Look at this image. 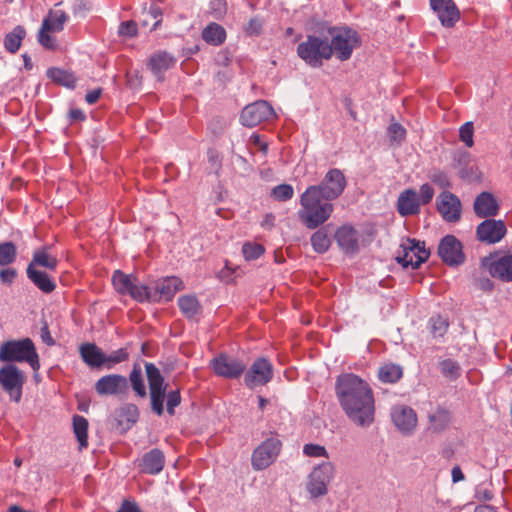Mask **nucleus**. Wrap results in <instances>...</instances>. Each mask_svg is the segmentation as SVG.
Masks as SVG:
<instances>
[{
    "label": "nucleus",
    "instance_id": "nucleus-1",
    "mask_svg": "<svg viewBox=\"0 0 512 512\" xmlns=\"http://www.w3.org/2000/svg\"><path fill=\"white\" fill-rule=\"evenodd\" d=\"M335 393L348 419L359 427H369L374 422L375 399L369 383L353 373H343L336 378Z\"/></svg>",
    "mask_w": 512,
    "mask_h": 512
},
{
    "label": "nucleus",
    "instance_id": "nucleus-2",
    "mask_svg": "<svg viewBox=\"0 0 512 512\" xmlns=\"http://www.w3.org/2000/svg\"><path fill=\"white\" fill-rule=\"evenodd\" d=\"M145 371L149 385L151 410L157 416H162L164 414L165 398H167L166 410L170 416H173L175 408L181 404L180 391L171 390L166 394L167 385L165 384L164 377L153 363H146Z\"/></svg>",
    "mask_w": 512,
    "mask_h": 512
},
{
    "label": "nucleus",
    "instance_id": "nucleus-3",
    "mask_svg": "<svg viewBox=\"0 0 512 512\" xmlns=\"http://www.w3.org/2000/svg\"><path fill=\"white\" fill-rule=\"evenodd\" d=\"M332 201L318 193L317 188L308 186L300 196L299 218L308 229H316L325 223L333 213Z\"/></svg>",
    "mask_w": 512,
    "mask_h": 512
},
{
    "label": "nucleus",
    "instance_id": "nucleus-4",
    "mask_svg": "<svg viewBox=\"0 0 512 512\" xmlns=\"http://www.w3.org/2000/svg\"><path fill=\"white\" fill-rule=\"evenodd\" d=\"M298 57L312 68H320L325 60L333 56L329 46V38L320 35H308L306 39L297 45Z\"/></svg>",
    "mask_w": 512,
    "mask_h": 512
},
{
    "label": "nucleus",
    "instance_id": "nucleus-5",
    "mask_svg": "<svg viewBox=\"0 0 512 512\" xmlns=\"http://www.w3.org/2000/svg\"><path fill=\"white\" fill-rule=\"evenodd\" d=\"M0 361L27 362L34 371L40 368L39 356L30 338L2 343L0 346Z\"/></svg>",
    "mask_w": 512,
    "mask_h": 512
},
{
    "label": "nucleus",
    "instance_id": "nucleus-6",
    "mask_svg": "<svg viewBox=\"0 0 512 512\" xmlns=\"http://www.w3.org/2000/svg\"><path fill=\"white\" fill-rule=\"evenodd\" d=\"M329 46L340 61L350 59L353 50L359 44V37L355 30L347 27H333L329 29Z\"/></svg>",
    "mask_w": 512,
    "mask_h": 512
},
{
    "label": "nucleus",
    "instance_id": "nucleus-7",
    "mask_svg": "<svg viewBox=\"0 0 512 512\" xmlns=\"http://www.w3.org/2000/svg\"><path fill=\"white\" fill-rule=\"evenodd\" d=\"M112 284L115 290L121 295H129L138 302L154 299L152 290L140 283L135 277L116 270L112 275Z\"/></svg>",
    "mask_w": 512,
    "mask_h": 512
},
{
    "label": "nucleus",
    "instance_id": "nucleus-8",
    "mask_svg": "<svg viewBox=\"0 0 512 512\" xmlns=\"http://www.w3.org/2000/svg\"><path fill=\"white\" fill-rule=\"evenodd\" d=\"M281 447L282 443L277 437H270L259 444L251 457L253 469L260 471L269 467L277 459Z\"/></svg>",
    "mask_w": 512,
    "mask_h": 512
},
{
    "label": "nucleus",
    "instance_id": "nucleus-9",
    "mask_svg": "<svg viewBox=\"0 0 512 512\" xmlns=\"http://www.w3.org/2000/svg\"><path fill=\"white\" fill-rule=\"evenodd\" d=\"M401 252L396 256V260L404 268L411 267L417 269L429 258V251L425 249L424 242L420 243L415 239H407L401 245Z\"/></svg>",
    "mask_w": 512,
    "mask_h": 512
},
{
    "label": "nucleus",
    "instance_id": "nucleus-10",
    "mask_svg": "<svg viewBox=\"0 0 512 512\" xmlns=\"http://www.w3.org/2000/svg\"><path fill=\"white\" fill-rule=\"evenodd\" d=\"M24 383L25 376L15 365L8 364L0 368V386L17 403L21 400Z\"/></svg>",
    "mask_w": 512,
    "mask_h": 512
},
{
    "label": "nucleus",
    "instance_id": "nucleus-11",
    "mask_svg": "<svg viewBox=\"0 0 512 512\" xmlns=\"http://www.w3.org/2000/svg\"><path fill=\"white\" fill-rule=\"evenodd\" d=\"M68 16L62 10L50 11L49 15L43 19L41 29L38 33V41L48 49H54L55 39L49 33L60 32L67 21Z\"/></svg>",
    "mask_w": 512,
    "mask_h": 512
},
{
    "label": "nucleus",
    "instance_id": "nucleus-12",
    "mask_svg": "<svg viewBox=\"0 0 512 512\" xmlns=\"http://www.w3.org/2000/svg\"><path fill=\"white\" fill-rule=\"evenodd\" d=\"M347 185L344 173L337 168L330 169L324 176L323 180L318 185H311L310 187L317 188L318 193L322 194L328 200H335L339 198Z\"/></svg>",
    "mask_w": 512,
    "mask_h": 512
},
{
    "label": "nucleus",
    "instance_id": "nucleus-13",
    "mask_svg": "<svg viewBox=\"0 0 512 512\" xmlns=\"http://www.w3.org/2000/svg\"><path fill=\"white\" fill-rule=\"evenodd\" d=\"M334 465L323 462L315 467L309 475L307 491L312 497H319L327 493V485L333 478Z\"/></svg>",
    "mask_w": 512,
    "mask_h": 512
},
{
    "label": "nucleus",
    "instance_id": "nucleus-14",
    "mask_svg": "<svg viewBox=\"0 0 512 512\" xmlns=\"http://www.w3.org/2000/svg\"><path fill=\"white\" fill-rule=\"evenodd\" d=\"M275 115L272 106L264 100L247 105L241 112L240 122L246 127H255Z\"/></svg>",
    "mask_w": 512,
    "mask_h": 512
},
{
    "label": "nucleus",
    "instance_id": "nucleus-15",
    "mask_svg": "<svg viewBox=\"0 0 512 512\" xmlns=\"http://www.w3.org/2000/svg\"><path fill=\"white\" fill-rule=\"evenodd\" d=\"M273 376V365L264 357L257 358L244 377L245 385L253 389L257 386L267 384Z\"/></svg>",
    "mask_w": 512,
    "mask_h": 512
},
{
    "label": "nucleus",
    "instance_id": "nucleus-16",
    "mask_svg": "<svg viewBox=\"0 0 512 512\" xmlns=\"http://www.w3.org/2000/svg\"><path fill=\"white\" fill-rule=\"evenodd\" d=\"M438 255L449 266H457L465 261L462 244L453 235H446L440 241Z\"/></svg>",
    "mask_w": 512,
    "mask_h": 512
},
{
    "label": "nucleus",
    "instance_id": "nucleus-17",
    "mask_svg": "<svg viewBox=\"0 0 512 512\" xmlns=\"http://www.w3.org/2000/svg\"><path fill=\"white\" fill-rule=\"evenodd\" d=\"M437 210L446 222L455 223L461 218L460 199L449 191H443L436 200Z\"/></svg>",
    "mask_w": 512,
    "mask_h": 512
},
{
    "label": "nucleus",
    "instance_id": "nucleus-18",
    "mask_svg": "<svg viewBox=\"0 0 512 512\" xmlns=\"http://www.w3.org/2000/svg\"><path fill=\"white\" fill-rule=\"evenodd\" d=\"M507 228L502 220L486 219L476 228L477 239L486 244L500 242L506 235Z\"/></svg>",
    "mask_w": 512,
    "mask_h": 512
},
{
    "label": "nucleus",
    "instance_id": "nucleus-19",
    "mask_svg": "<svg viewBox=\"0 0 512 512\" xmlns=\"http://www.w3.org/2000/svg\"><path fill=\"white\" fill-rule=\"evenodd\" d=\"M211 366L216 375L234 379L242 375L246 365L238 359L221 354L211 361Z\"/></svg>",
    "mask_w": 512,
    "mask_h": 512
},
{
    "label": "nucleus",
    "instance_id": "nucleus-20",
    "mask_svg": "<svg viewBox=\"0 0 512 512\" xmlns=\"http://www.w3.org/2000/svg\"><path fill=\"white\" fill-rule=\"evenodd\" d=\"M482 265L492 277L512 282V255L487 257L482 260Z\"/></svg>",
    "mask_w": 512,
    "mask_h": 512
},
{
    "label": "nucleus",
    "instance_id": "nucleus-21",
    "mask_svg": "<svg viewBox=\"0 0 512 512\" xmlns=\"http://www.w3.org/2000/svg\"><path fill=\"white\" fill-rule=\"evenodd\" d=\"M128 381L125 376L109 374L102 376L95 383V391L98 395H119L126 393Z\"/></svg>",
    "mask_w": 512,
    "mask_h": 512
},
{
    "label": "nucleus",
    "instance_id": "nucleus-22",
    "mask_svg": "<svg viewBox=\"0 0 512 512\" xmlns=\"http://www.w3.org/2000/svg\"><path fill=\"white\" fill-rule=\"evenodd\" d=\"M430 7L444 27H453L460 19V11L453 0H430Z\"/></svg>",
    "mask_w": 512,
    "mask_h": 512
},
{
    "label": "nucleus",
    "instance_id": "nucleus-23",
    "mask_svg": "<svg viewBox=\"0 0 512 512\" xmlns=\"http://www.w3.org/2000/svg\"><path fill=\"white\" fill-rule=\"evenodd\" d=\"M391 418L397 429L404 434L411 433L417 426V415L408 406L400 405L393 407Z\"/></svg>",
    "mask_w": 512,
    "mask_h": 512
},
{
    "label": "nucleus",
    "instance_id": "nucleus-24",
    "mask_svg": "<svg viewBox=\"0 0 512 512\" xmlns=\"http://www.w3.org/2000/svg\"><path fill=\"white\" fill-rule=\"evenodd\" d=\"M175 63L176 59L172 54L166 51H158L150 56L147 67L159 81H163V74L172 68Z\"/></svg>",
    "mask_w": 512,
    "mask_h": 512
},
{
    "label": "nucleus",
    "instance_id": "nucleus-25",
    "mask_svg": "<svg viewBox=\"0 0 512 512\" xmlns=\"http://www.w3.org/2000/svg\"><path fill=\"white\" fill-rule=\"evenodd\" d=\"M420 199L414 189H405L397 200V211L403 216L417 215L420 213Z\"/></svg>",
    "mask_w": 512,
    "mask_h": 512
},
{
    "label": "nucleus",
    "instance_id": "nucleus-26",
    "mask_svg": "<svg viewBox=\"0 0 512 512\" xmlns=\"http://www.w3.org/2000/svg\"><path fill=\"white\" fill-rule=\"evenodd\" d=\"M82 361L90 368L105 366L106 354L94 343H83L79 347Z\"/></svg>",
    "mask_w": 512,
    "mask_h": 512
},
{
    "label": "nucleus",
    "instance_id": "nucleus-27",
    "mask_svg": "<svg viewBox=\"0 0 512 512\" xmlns=\"http://www.w3.org/2000/svg\"><path fill=\"white\" fill-rule=\"evenodd\" d=\"M475 214L480 218L496 216L499 205L495 197L489 192L480 193L473 204Z\"/></svg>",
    "mask_w": 512,
    "mask_h": 512
},
{
    "label": "nucleus",
    "instance_id": "nucleus-28",
    "mask_svg": "<svg viewBox=\"0 0 512 512\" xmlns=\"http://www.w3.org/2000/svg\"><path fill=\"white\" fill-rule=\"evenodd\" d=\"M164 464V453L160 449L155 448L143 455L139 466L143 473L157 475L163 470Z\"/></svg>",
    "mask_w": 512,
    "mask_h": 512
},
{
    "label": "nucleus",
    "instance_id": "nucleus-29",
    "mask_svg": "<svg viewBox=\"0 0 512 512\" xmlns=\"http://www.w3.org/2000/svg\"><path fill=\"white\" fill-rule=\"evenodd\" d=\"M335 239L339 247L347 254H353L358 250L357 231L348 225L340 227L335 233Z\"/></svg>",
    "mask_w": 512,
    "mask_h": 512
},
{
    "label": "nucleus",
    "instance_id": "nucleus-30",
    "mask_svg": "<svg viewBox=\"0 0 512 512\" xmlns=\"http://www.w3.org/2000/svg\"><path fill=\"white\" fill-rule=\"evenodd\" d=\"M182 288V281L177 277H169L166 278L159 283H157L155 288V293L152 292V295L154 296V299L151 301L156 300H164L169 301L171 300L177 291H179Z\"/></svg>",
    "mask_w": 512,
    "mask_h": 512
},
{
    "label": "nucleus",
    "instance_id": "nucleus-31",
    "mask_svg": "<svg viewBox=\"0 0 512 512\" xmlns=\"http://www.w3.org/2000/svg\"><path fill=\"white\" fill-rule=\"evenodd\" d=\"M26 274L28 279L42 292L49 294L55 290L56 284L48 273L38 270L33 265H28Z\"/></svg>",
    "mask_w": 512,
    "mask_h": 512
},
{
    "label": "nucleus",
    "instance_id": "nucleus-32",
    "mask_svg": "<svg viewBox=\"0 0 512 512\" xmlns=\"http://www.w3.org/2000/svg\"><path fill=\"white\" fill-rule=\"evenodd\" d=\"M50 250L51 247L47 245L36 249L28 265H33L35 268L44 267L50 271H55L58 265V259L51 254Z\"/></svg>",
    "mask_w": 512,
    "mask_h": 512
},
{
    "label": "nucleus",
    "instance_id": "nucleus-33",
    "mask_svg": "<svg viewBox=\"0 0 512 512\" xmlns=\"http://www.w3.org/2000/svg\"><path fill=\"white\" fill-rule=\"evenodd\" d=\"M403 376V367L395 363H384L378 369V379L383 383H396Z\"/></svg>",
    "mask_w": 512,
    "mask_h": 512
},
{
    "label": "nucleus",
    "instance_id": "nucleus-34",
    "mask_svg": "<svg viewBox=\"0 0 512 512\" xmlns=\"http://www.w3.org/2000/svg\"><path fill=\"white\" fill-rule=\"evenodd\" d=\"M202 38L209 44L219 46L226 40V31L221 25L212 22L203 29Z\"/></svg>",
    "mask_w": 512,
    "mask_h": 512
},
{
    "label": "nucleus",
    "instance_id": "nucleus-35",
    "mask_svg": "<svg viewBox=\"0 0 512 512\" xmlns=\"http://www.w3.org/2000/svg\"><path fill=\"white\" fill-rule=\"evenodd\" d=\"M88 420L80 415L73 416V431L82 450L88 446Z\"/></svg>",
    "mask_w": 512,
    "mask_h": 512
},
{
    "label": "nucleus",
    "instance_id": "nucleus-36",
    "mask_svg": "<svg viewBox=\"0 0 512 512\" xmlns=\"http://www.w3.org/2000/svg\"><path fill=\"white\" fill-rule=\"evenodd\" d=\"M182 314L187 318H194L201 310L200 303L195 296L185 295L178 299Z\"/></svg>",
    "mask_w": 512,
    "mask_h": 512
},
{
    "label": "nucleus",
    "instance_id": "nucleus-37",
    "mask_svg": "<svg viewBox=\"0 0 512 512\" xmlns=\"http://www.w3.org/2000/svg\"><path fill=\"white\" fill-rule=\"evenodd\" d=\"M129 381L131 383L132 389L138 397L145 398L147 396L146 387L142 377V370L138 363L134 364L133 369L129 375Z\"/></svg>",
    "mask_w": 512,
    "mask_h": 512
},
{
    "label": "nucleus",
    "instance_id": "nucleus-38",
    "mask_svg": "<svg viewBox=\"0 0 512 512\" xmlns=\"http://www.w3.org/2000/svg\"><path fill=\"white\" fill-rule=\"evenodd\" d=\"M311 244L314 251L320 254L325 253L329 249L331 239L329 238L325 228L319 229L312 234Z\"/></svg>",
    "mask_w": 512,
    "mask_h": 512
},
{
    "label": "nucleus",
    "instance_id": "nucleus-39",
    "mask_svg": "<svg viewBox=\"0 0 512 512\" xmlns=\"http://www.w3.org/2000/svg\"><path fill=\"white\" fill-rule=\"evenodd\" d=\"M25 36V29L21 26H17L13 29L12 32L6 35L4 40L5 48L11 52L15 53L18 51L21 45V41Z\"/></svg>",
    "mask_w": 512,
    "mask_h": 512
},
{
    "label": "nucleus",
    "instance_id": "nucleus-40",
    "mask_svg": "<svg viewBox=\"0 0 512 512\" xmlns=\"http://www.w3.org/2000/svg\"><path fill=\"white\" fill-rule=\"evenodd\" d=\"M430 429L434 432H441L450 423V414L445 410H437L435 413L429 415Z\"/></svg>",
    "mask_w": 512,
    "mask_h": 512
},
{
    "label": "nucleus",
    "instance_id": "nucleus-41",
    "mask_svg": "<svg viewBox=\"0 0 512 512\" xmlns=\"http://www.w3.org/2000/svg\"><path fill=\"white\" fill-rule=\"evenodd\" d=\"M47 75L54 82L66 87H73L76 81L71 73L59 68H50L47 71Z\"/></svg>",
    "mask_w": 512,
    "mask_h": 512
},
{
    "label": "nucleus",
    "instance_id": "nucleus-42",
    "mask_svg": "<svg viewBox=\"0 0 512 512\" xmlns=\"http://www.w3.org/2000/svg\"><path fill=\"white\" fill-rule=\"evenodd\" d=\"M17 256L16 246L12 242L0 243V266L12 264Z\"/></svg>",
    "mask_w": 512,
    "mask_h": 512
},
{
    "label": "nucleus",
    "instance_id": "nucleus-43",
    "mask_svg": "<svg viewBox=\"0 0 512 512\" xmlns=\"http://www.w3.org/2000/svg\"><path fill=\"white\" fill-rule=\"evenodd\" d=\"M271 194L276 200L284 202L294 196V189L290 184H280L272 189Z\"/></svg>",
    "mask_w": 512,
    "mask_h": 512
},
{
    "label": "nucleus",
    "instance_id": "nucleus-44",
    "mask_svg": "<svg viewBox=\"0 0 512 512\" xmlns=\"http://www.w3.org/2000/svg\"><path fill=\"white\" fill-rule=\"evenodd\" d=\"M448 326L447 319L441 316L432 317L430 319L431 333L435 338L442 337L447 332Z\"/></svg>",
    "mask_w": 512,
    "mask_h": 512
},
{
    "label": "nucleus",
    "instance_id": "nucleus-45",
    "mask_svg": "<svg viewBox=\"0 0 512 512\" xmlns=\"http://www.w3.org/2000/svg\"><path fill=\"white\" fill-rule=\"evenodd\" d=\"M264 247L257 243L247 242L242 246V253L246 260H255L264 253Z\"/></svg>",
    "mask_w": 512,
    "mask_h": 512
},
{
    "label": "nucleus",
    "instance_id": "nucleus-46",
    "mask_svg": "<svg viewBox=\"0 0 512 512\" xmlns=\"http://www.w3.org/2000/svg\"><path fill=\"white\" fill-rule=\"evenodd\" d=\"M440 371L446 378L456 379L459 375V366L455 361L446 359L440 362Z\"/></svg>",
    "mask_w": 512,
    "mask_h": 512
},
{
    "label": "nucleus",
    "instance_id": "nucleus-47",
    "mask_svg": "<svg viewBox=\"0 0 512 512\" xmlns=\"http://www.w3.org/2000/svg\"><path fill=\"white\" fill-rule=\"evenodd\" d=\"M128 356L129 354L124 348L113 351L111 354L106 355L105 367L111 369L116 364L126 361Z\"/></svg>",
    "mask_w": 512,
    "mask_h": 512
},
{
    "label": "nucleus",
    "instance_id": "nucleus-48",
    "mask_svg": "<svg viewBox=\"0 0 512 512\" xmlns=\"http://www.w3.org/2000/svg\"><path fill=\"white\" fill-rule=\"evenodd\" d=\"M474 126L472 122L464 123L459 129V138L467 146L472 147L474 145Z\"/></svg>",
    "mask_w": 512,
    "mask_h": 512
},
{
    "label": "nucleus",
    "instance_id": "nucleus-49",
    "mask_svg": "<svg viewBox=\"0 0 512 512\" xmlns=\"http://www.w3.org/2000/svg\"><path fill=\"white\" fill-rule=\"evenodd\" d=\"M303 453L308 457H328L327 450L324 446L318 444H305Z\"/></svg>",
    "mask_w": 512,
    "mask_h": 512
},
{
    "label": "nucleus",
    "instance_id": "nucleus-50",
    "mask_svg": "<svg viewBox=\"0 0 512 512\" xmlns=\"http://www.w3.org/2000/svg\"><path fill=\"white\" fill-rule=\"evenodd\" d=\"M118 33L123 37H134L137 35V23L133 20L124 21L119 25Z\"/></svg>",
    "mask_w": 512,
    "mask_h": 512
},
{
    "label": "nucleus",
    "instance_id": "nucleus-51",
    "mask_svg": "<svg viewBox=\"0 0 512 512\" xmlns=\"http://www.w3.org/2000/svg\"><path fill=\"white\" fill-rule=\"evenodd\" d=\"M211 14L217 18H222L227 12L226 0H211L210 2Z\"/></svg>",
    "mask_w": 512,
    "mask_h": 512
},
{
    "label": "nucleus",
    "instance_id": "nucleus-52",
    "mask_svg": "<svg viewBox=\"0 0 512 512\" xmlns=\"http://www.w3.org/2000/svg\"><path fill=\"white\" fill-rule=\"evenodd\" d=\"M434 189L432 188L431 185L429 184H423L420 186V195L419 196V199H420V204L421 205H426L428 203H430L434 197Z\"/></svg>",
    "mask_w": 512,
    "mask_h": 512
},
{
    "label": "nucleus",
    "instance_id": "nucleus-53",
    "mask_svg": "<svg viewBox=\"0 0 512 512\" xmlns=\"http://www.w3.org/2000/svg\"><path fill=\"white\" fill-rule=\"evenodd\" d=\"M121 415L125 416L128 422L134 424L138 420L139 411L136 405L128 404L122 408Z\"/></svg>",
    "mask_w": 512,
    "mask_h": 512
},
{
    "label": "nucleus",
    "instance_id": "nucleus-54",
    "mask_svg": "<svg viewBox=\"0 0 512 512\" xmlns=\"http://www.w3.org/2000/svg\"><path fill=\"white\" fill-rule=\"evenodd\" d=\"M388 131H389L390 137L393 140H397V141L403 140L406 135L405 128L399 123L390 124Z\"/></svg>",
    "mask_w": 512,
    "mask_h": 512
},
{
    "label": "nucleus",
    "instance_id": "nucleus-55",
    "mask_svg": "<svg viewBox=\"0 0 512 512\" xmlns=\"http://www.w3.org/2000/svg\"><path fill=\"white\" fill-rule=\"evenodd\" d=\"M430 179L441 188H447L450 186V180L444 172L436 171L430 176Z\"/></svg>",
    "mask_w": 512,
    "mask_h": 512
},
{
    "label": "nucleus",
    "instance_id": "nucleus-56",
    "mask_svg": "<svg viewBox=\"0 0 512 512\" xmlns=\"http://www.w3.org/2000/svg\"><path fill=\"white\" fill-rule=\"evenodd\" d=\"M262 30V21L259 18H252L246 26V33L250 36L259 35Z\"/></svg>",
    "mask_w": 512,
    "mask_h": 512
},
{
    "label": "nucleus",
    "instance_id": "nucleus-57",
    "mask_svg": "<svg viewBox=\"0 0 512 512\" xmlns=\"http://www.w3.org/2000/svg\"><path fill=\"white\" fill-rule=\"evenodd\" d=\"M143 15L146 16L147 18H151L152 20H154V23L152 24L150 30H155L157 28V26L159 25V23L161 22V18H160L161 12L158 7H151L149 9V11L144 12Z\"/></svg>",
    "mask_w": 512,
    "mask_h": 512
},
{
    "label": "nucleus",
    "instance_id": "nucleus-58",
    "mask_svg": "<svg viewBox=\"0 0 512 512\" xmlns=\"http://www.w3.org/2000/svg\"><path fill=\"white\" fill-rule=\"evenodd\" d=\"M16 276H17V271L13 268L3 269L0 272V279L5 284L13 283Z\"/></svg>",
    "mask_w": 512,
    "mask_h": 512
},
{
    "label": "nucleus",
    "instance_id": "nucleus-59",
    "mask_svg": "<svg viewBox=\"0 0 512 512\" xmlns=\"http://www.w3.org/2000/svg\"><path fill=\"white\" fill-rule=\"evenodd\" d=\"M140 508L135 501L124 500L116 512H139Z\"/></svg>",
    "mask_w": 512,
    "mask_h": 512
},
{
    "label": "nucleus",
    "instance_id": "nucleus-60",
    "mask_svg": "<svg viewBox=\"0 0 512 512\" xmlns=\"http://www.w3.org/2000/svg\"><path fill=\"white\" fill-rule=\"evenodd\" d=\"M40 336H41L42 341L44 343H46L47 345L52 346L55 344V341L50 334L49 327H48L47 323H45L41 327Z\"/></svg>",
    "mask_w": 512,
    "mask_h": 512
},
{
    "label": "nucleus",
    "instance_id": "nucleus-61",
    "mask_svg": "<svg viewBox=\"0 0 512 512\" xmlns=\"http://www.w3.org/2000/svg\"><path fill=\"white\" fill-rule=\"evenodd\" d=\"M477 287L485 292H490L494 285L489 278L484 277L477 279Z\"/></svg>",
    "mask_w": 512,
    "mask_h": 512
},
{
    "label": "nucleus",
    "instance_id": "nucleus-62",
    "mask_svg": "<svg viewBox=\"0 0 512 512\" xmlns=\"http://www.w3.org/2000/svg\"><path fill=\"white\" fill-rule=\"evenodd\" d=\"M101 93H102V89H100V88L89 91L85 97L86 102L88 104L96 103L98 101V99L100 98Z\"/></svg>",
    "mask_w": 512,
    "mask_h": 512
},
{
    "label": "nucleus",
    "instance_id": "nucleus-63",
    "mask_svg": "<svg viewBox=\"0 0 512 512\" xmlns=\"http://www.w3.org/2000/svg\"><path fill=\"white\" fill-rule=\"evenodd\" d=\"M452 481L458 483L465 479V476L459 466H454L451 471Z\"/></svg>",
    "mask_w": 512,
    "mask_h": 512
},
{
    "label": "nucleus",
    "instance_id": "nucleus-64",
    "mask_svg": "<svg viewBox=\"0 0 512 512\" xmlns=\"http://www.w3.org/2000/svg\"><path fill=\"white\" fill-rule=\"evenodd\" d=\"M69 117L73 121H83L86 118L85 113L77 108L69 111Z\"/></svg>",
    "mask_w": 512,
    "mask_h": 512
}]
</instances>
